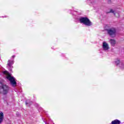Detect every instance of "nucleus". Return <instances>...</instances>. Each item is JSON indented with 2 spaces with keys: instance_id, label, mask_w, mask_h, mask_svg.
Wrapping results in <instances>:
<instances>
[{
  "instance_id": "obj_1",
  "label": "nucleus",
  "mask_w": 124,
  "mask_h": 124,
  "mask_svg": "<svg viewBox=\"0 0 124 124\" xmlns=\"http://www.w3.org/2000/svg\"><path fill=\"white\" fill-rule=\"evenodd\" d=\"M3 74H4V75H6V78L7 80H9L11 85H12L13 87H16L17 85V82H16L15 78L11 76V74L7 71H3Z\"/></svg>"
},
{
  "instance_id": "obj_2",
  "label": "nucleus",
  "mask_w": 124,
  "mask_h": 124,
  "mask_svg": "<svg viewBox=\"0 0 124 124\" xmlns=\"http://www.w3.org/2000/svg\"><path fill=\"white\" fill-rule=\"evenodd\" d=\"M8 92H9V87L2 82H0V93L5 95L8 93Z\"/></svg>"
},
{
  "instance_id": "obj_3",
  "label": "nucleus",
  "mask_w": 124,
  "mask_h": 124,
  "mask_svg": "<svg viewBox=\"0 0 124 124\" xmlns=\"http://www.w3.org/2000/svg\"><path fill=\"white\" fill-rule=\"evenodd\" d=\"M79 22L81 24H84L85 26L91 27L92 26V21L87 17H81L79 18Z\"/></svg>"
},
{
  "instance_id": "obj_4",
  "label": "nucleus",
  "mask_w": 124,
  "mask_h": 124,
  "mask_svg": "<svg viewBox=\"0 0 124 124\" xmlns=\"http://www.w3.org/2000/svg\"><path fill=\"white\" fill-rule=\"evenodd\" d=\"M116 32H117V31L114 28L108 30V33L111 37H115L116 36Z\"/></svg>"
},
{
  "instance_id": "obj_5",
  "label": "nucleus",
  "mask_w": 124,
  "mask_h": 124,
  "mask_svg": "<svg viewBox=\"0 0 124 124\" xmlns=\"http://www.w3.org/2000/svg\"><path fill=\"white\" fill-rule=\"evenodd\" d=\"M103 48L104 50H108L109 49V46L108 44L106 42L103 43Z\"/></svg>"
},
{
  "instance_id": "obj_6",
  "label": "nucleus",
  "mask_w": 124,
  "mask_h": 124,
  "mask_svg": "<svg viewBox=\"0 0 124 124\" xmlns=\"http://www.w3.org/2000/svg\"><path fill=\"white\" fill-rule=\"evenodd\" d=\"M14 62L13 61L8 60L7 62V65L9 66V67H11L12 66V64H13Z\"/></svg>"
},
{
  "instance_id": "obj_7",
  "label": "nucleus",
  "mask_w": 124,
  "mask_h": 124,
  "mask_svg": "<svg viewBox=\"0 0 124 124\" xmlns=\"http://www.w3.org/2000/svg\"><path fill=\"white\" fill-rule=\"evenodd\" d=\"M3 118H4L3 113L1 112H0V124H1V123L3 122Z\"/></svg>"
},
{
  "instance_id": "obj_8",
  "label": "nucleus",
  "mask_w": 124,
  "mask_h": 124,
  "mask_svg": "<svg viewBox=\"0 0 124 124\" xmlns=\"http://www.w3.org/2000/svg\"><path fill=\"white\" fill-rule=\"evenodd\" d=\"M110 43L111 46H115V45H116V40H113V39H110Z\"/></svg>"
},
{
  "instance_id": "obj_9",
  "label": "nucleus",
  "mask_w": 124,
  "mask_h": 124,
  "mask_svg": "<svg viewBox=\"0 0 124 124\" xmlns=\"http://www.w3.org/2000/svg\"><path fill=\"white\" fill-rule=\"evenodd\" d=\"M120 60H117L116 61H115V63L116 65H119V64H120Z\"/></svg>"
},
{
  "instance_id": "obj_10",
  "label": "nucleus",
  "mask_w": 124,
  "mask_h": 124,
  "mask_svg": "<svg viewBox=\"0 0 124 124\" xmlns=\"http://www.w3.org/2000/svg\"><path fill=\"white\" fill-rule=\"evenodd\" d=\"M114 10H113V9H111L110 10V11L109 12H108V13H114Z\"/></svg>"
},
{
  "instance_id": "obj_11",
  "label": "nucleus",
  "mask_w": 124,
  "mask_h": 124,
  "mask_svg": "<svg viewBox=\"0 0 124 124\" xmlns=\"http://www.w3.org/2000/svg\"><path fill=\"white\" fill-rule=\"evenodd\" d=\"M12 57L13 58H15V56H13Z\"/></svg>"
},
{
  "instance_id": "obj_12",
  "label": "nucleus",
  "mask_w": 124,
  "mask_h": 124,
  "mask_svg": "<svg viewBox=\"0 0 124 124\" xmlns=\"http://www.w3.org/2000/svg\"><path fill=\"white\" fill-rule=\"evenodd\" d=\"M116 14H117V13H114V15H116Z\"/></svg>"
},
{
  "instance_id": "obj_13",
  "label": "nucleus",
  "mask_w": 124,
  "mask_h": 124,
  "mask_svg": "<svg viewBox=\"0 0 124 124\" xmlns=\"http://www.w3.org/2000/svg\"><path fill=\"white\" fill-rule=\"evenodd\" d=\"M26 105H28V103L26 102Z\"/></svg>"
}]
</instances>
